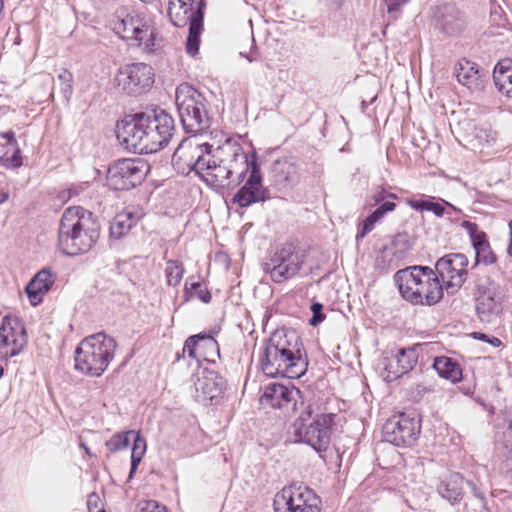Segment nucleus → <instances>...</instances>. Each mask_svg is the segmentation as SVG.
<instances>
[{"label": "nucleus", "mask_w": 512, "mask_h": 512, "mask_svg": "<svg viewBox=\"0 0 512 512\" xmlns=\"http://www.w3.org/2000/svg\"><path fill=\"white\" fill-rule=\"evenodd\" d=\"M377 223V220L373 217L372 214L368 215L362 222V224L358 227V232L356 235V239L364 238L368 233H370Z\"/></svg>", "instance_id": "obj_42"}, {"label": "nucleus", "mask_w": 512, "mask_h": 512, "mask_svg": "<svg viewBox=\"0 0 512 512\" xmlns=\"http://www.w3.org/2000/svg\"><path fill=\"white\" fill-rule=\"evenodd\" d=\"M195 398L202 404H214L222 396L225 379L216 371L203 368L198 371L194 379Z\"/></svg>", "instance_id": "obj_18"}, {"label": "nucleus", "mask_w": 512, "mask_h": 512, "mask_svg": "<svg viewBox=\"0 0 512 512\" xmlns=\"http://www.w3.org/2000/svg\"><path fill=\"white\" fill-rule=\"evenodd\" d=\"M305 262V253L291 242L277 248L264 264V271L275 283H282L296 276Z\"/></svg>", "instance_id": "obj_9"}, {"label": "nucleus", "mask_w": 512, "mask_h": 512, "mask_svg": "<svg viewBox=\"0 0 512 512\" xmlns=\"http://www.w3.org/2000/svg\"><path fill=\"white\" fill-rule=\"evenodd\" d=\"M12 155L8 156L9 151L7 150L4 155L0 156V165L7 169H17L22 166V155L19 144L11 146Z\"/></svg>", "instance_id": "obj_38"}, {"label": "nucleus", "mask_w": 512, "mask_h": 512, "mask_svg": "<svg viewBox=\"0 0 512 512\" xmlns=\"http://www.w3.org/2000/svg\"><path fill=\"white\" fill-rule=\"evenodd\" d=\"M441 201L444 204V206L447 207L446 211H450L451 215L453 213H456V214L461 213V210L459 208L455 207L454 205H452L451 203H449V202H447V201H445L443 199Z\"/></svg>", "instance_id": "obj_57"}, {"label": "nucleus", "mask_w": 512, "mask_h": 512, "mask_svg": "<svg viewBox=\"0 0 512 512\" xmlns=\"http://www.w3.org/2000/svg\"><path fill=\"white\" fill-rule=\"evenodd\" d=\"M385 4H386V7H387V12L389 14H392V13H395V12H398L400 7L402 5H404V3H402L401 1L399 0H384Z\"/></svg>", "instance_id": "obj_51"}, {"label": "nucleus", "mask_w": 512, "mask_h": 512, "mask_svg": "<svg viewBox=\"0 0 512 512\" xmlns=\"http://www.w3.org/2000/svg\"><path fill=\"white\" fill-rule=\"evenodd\" d=\"M495 86L507 97H512V61L498 62L493 71Z\"/></svg>", "instance_id": "obj_30"}, {"label": "nucleus", "mask_w": 512, "mask_h": 512, "mask_svg": "<svg viewBox=\"0 0 512 512\" xmlns=\"http://www.w3.org/2000/svg\"><path fill=\"white\" fill-rule=\"evenodd\" d=\"M394 280L404 299L412 304L434 305L443 297V285L435 271L427 266L399 270Z\"/></svg>", "instance_id": "obj_4"}, {"label": "nucleus", "mask_w": 512, "mask_h": 512, "mask_svg": "<svg viewBox=\"0 0 512 512\" xmlns=\"http://www.w3.org/2000/svg\"><path fill=\"white\" fill-rule=\"evenodd\" d=\"M420 431V420L407 413L394 415L383 425L385 441L398 447L413 445L417 441Z\"/></svg>", "instance_id": "obj_11"}, {"label": "nucleus", "mask_w": 512, "mask_h": 512, "mask_svg": "<svg viewBox=\"0 0 512 512\" xmlns=\"http://www.w3.org/2000/svg\"><path fill=\"white\" fill-rule=\"evenodd\" d=\"M429 200H408V205L418 211H427L429 208Z\"/></svg>", "instance_id": "obj_49"}, {"label": "nucleus", "mask_w": 512, "mask_h": 512, "mask_svg": "<svg viewBox=\"0 0 512 512\" xmlns=\"http://www.w3.org/2000/svg\"><path fill=\"white\" fill-rule=\"evenodd\" d=\"M81 447L85 450V452L88 455H91L90 449L84 443L81 444Z\"/></svg>", "instance_id": "obj_62"}, {"label": "nucleus", "mask_w": 512, "mask_h": 512, "mask_svg": "<svg viewBox=\"0 0 512 512\" xmlns=\"http://www.w3.org/2000/svg\"><path fill=\"white\" fill-rule=\"evenodd\" d=\"M273 506L275 512H320V499L310 488L294 484L275 495Z\"/></svg>", "instance_id": "obj_10"}, {"label": "nucleus", "mask_w": 512, "mask_h": 512, "mask_svg": "<svg viewBox=\"0 0 512 512\" xmlns=\"http://www.w3.org/2000/svg\"><path fill=\"white\" fill-rule=\"evenodd\" d=\"M145 163L141 159H120L107 171V184L114 190H129L145 177Z\"/></svg>", "instance_id": "obj_15"}, {"label": "nucleus", "mask_w": 512, "mask_h": 512, "mask_svg": "<svg viewBox=\"0 0 512 512\" xmlns=\"http://www.w3.org/2000/svg\"><path fill=\"white\" fill-rule=\"evenodd\" d=\"M469 485L472 487V489H473V491H474L475 495H476V496H479L478 491H477V489H476V486H475L474 484H472V483H469Z\"/></svg>", "instance_id": "obj_63"}, {"label": "nucleus", "mask_w": 512, "mask_h": 512, "mask_svg": "<svg viewBox=\"0 0 512 512\" xmlns=\"http://www.w3.org/2000/svg\"><path fill=\"white\" fill-rule=\"evenodd\" d=\"M509 230H510V241L507 248V253L510 257H512V220L509 222Z\"/></svg>", "instance_id": "obj_58"}, {"label": "nucleus", "mask_w": 512, "mask_h": 512, "mask_svg": "<svg viewBox=\"0 0 512 512\" xmlns=\"http://www.w3.org/2000/svg\"><path fill=\"white\" fill-rule=\"evenodd\" d=\"M462 227L469 233L476 255V265L483 263L491 265L495 263L496 256L491 250L490 244L484 232L478 230V225L470 221H463Z\"/></svg>", "instance_id": "obj_24"}, {"label": "nucleus", "mask_w": 512, "mask_h": 512, "mask_svg": "<svg viewBox=\"0 0 512 512\" xmlns=\"http://www.w3.org/2000/svg\"><path fill=\"white\" fill-rule=\"evenodd\" d=\"M150 138L158 146V151L167 145L172 138L175 124L172 116L161 108H155L143 112Z\"/></svg>", "instance_id": "obj_19"}, {"label": "nucleus", "mask_w": 512, "mask_h": 512, "mask_svg": "<svg viewBox=\"0 0 512 512\" xmlns=\"http://www.w3.org/2000/svg\"><path fill=\"white\" fill-rule=\"evenodd\" d=\"M55 279L56 275L50 268H43L34 275L25 288L27 297L33 306L42 302L43 297L49 292Z\"/></svg>", "instance_id": "obj_25"}, {"label": "nucleus", "mask_w": 512, "mask_h": 512, "mask_svg": "<svg viewBox=\"0 0 512 512\" xmlns=\"http://www.w3.org/2000/svg\"><path fill=\"white\" fill-rule=\"evenodd\" d=\"M146 450V442L139 434L136 435L133 443L131 455L143 456Z\"/></svg>", "instance_id": "obj_46"}, {"label": "nucleus", "mask_w": 512, "mask_h": 512, "mask_svg": "<svg viewBox=\"0 0 512 512\" xmlns=\"http://www.w3.org/2000/svg\"><path fill=\"white\" fill-rule=\"evenodd\" d=\"M299 390L289 388L279 383H271L265 387L260 401L264 405H269L272 408H285L295 401V395Z\"/></svg>", "instance_id": "obj_26"}, {"label": "nucleus", "mask_w": 512, "mask_h": 512, "mask_svg": "<svg viewBox=\"0 0 512 512\" xmlns=\"http://www.w3.org/2000/svg\"><path fill=\"white\" fill-rule=\"evenodd\" d=\"M115 84L126 94L137 96L148 91L154 83V73L150 65L133 63L118 70Z\"/></svg>", "instance_id": "obj_13"}, {"label": "nucleus", "mask_w": 512, "mask_h": 512, "mask_svg": "<svg viewBox=\"0 0 512 512\" xmlns=\"http://www.w3.org/2000/svg\"><path fill=\"white\" fill-rule=\"evenodd\" d=\"M137 512H168V510L154 500H147L138 504Z\"/></svg>", "instance_id": "obj_43"}, {"label": "nucleus", "mask_w": 512, "mask_h": 512, "mask_svg": "<svg viewBox=\"0 0 512 512\" xmlns=\"http://www.w3.org/2000/svg\"><path fill=\"white\" fill-rule=\"evenodd\" d=\"M203 30V21H195L189 25V32L186 40V51L189 55L195 56L199 51L200 35Z\"/></svg>", "instance_id": "obj_33"}, {"label": "nucleus", "mask_w": 512, "mask_h": 512, "mask_svg": "<svg viewBox=\"0 0 512 512\" xmlns=\"http://www.w3.org/2000/svg\"><path fill=\"white\" fill-rule=\"evenodd\" d=\"M240 55L245 57L249 62L256 61L258 59V51L256 46H252L250 52L245 54L244 52H240Z\"/></svg>", "instance_id": "obj_53"}, {"label": "nucleus", "mask_w": 512, "mask_h": 512, "mask_svg": "<svg viewBox=\"0 0 512 512\" xmlns=\"http://www.w3.org/2000/svg\"><path fill=\"white\" fill-rule=\"evenodd\" d=\"M373 217L377 222H379L386 214L382 213L378 208L375 209L372 213Z\"/></svg>", "instance_id": "obj_59"}, {"label": "nucleus", "mask_w": 512, "mask_h": 512, "mask_svg": "<svg viewBox=\"0 0 512 512\" xmlns=\"http://www.w3.org/2000/svg\"><path fill=\"white\" fill-rule=\"evenodd\" d=\"M128 432H121L114 434L109 440L106 441L105 445L110 452H119L127 448L129 444V434Z\"/></svg>", "instance_id": "obj_40"}, {"label": "nucleus", "mask_w": 512, "mask_h": 512, "mask_svg": "<svg viewBox=\"0 0 512 512\" xmlns=\"http://www.w3.org/2000/svg\"><path fill=\"white\" fill-rule=\"evenodd\" d=\"M468 258L462 253H450L437 260L435 269L448 294L454 295L464 284L468 273Z\"/></svg>", "instance_id": "obj_12"}, {"label": "nucleus", "mask_w": 512, "mask_h": 512, "mask_svg": "<svg viewBox=\"0 0 512 512\" xmlns=\"http://www.w3.org/2000/svg\"><path fill=\"white\" fill-rule=\"evenodd\" d=\"M0 137L7 141V147L16 146V144H18V141L15 137V133L12 130L1 132Z\"/></svg>", "instance_id": "obj_50"}, {"label": "nucleus", "mask_w": 512, "mask_h": 512, "mask_svg": "<svg viewBox=\"0 0 512 512\" xmlns=\"http://www.w3.org/2000/svg\"><path fill=\"white\" fill-rule=\"evenodd\" d=\"M437 26L447 35H455L462 31L463 21L454 14H447L438 20Z\"/></svg>", "instance_id": "obj_36"}, {"label": "nucleus", "mask_w": 512, "mask_h": 512, "mask_svg": "<svg viewBox=\"0 0 512 512\" xmlns=\"http://www.w3.org/2000/svg\"><path fill=\"white\" fill-rule=\"evenodd\" d=\"M418 356L414 349L391 351L382 361V376L385 381L392 382L411 371L417 364Z\"/></svg>", "instance_id": "obj_20"}, {"label": "nucleus", "mask_w": 512, "mask_h": 512, "mask_svg": "<svg viewBox=\"0 0 512 512\" xmlns=\"http://www.w3.org/2000/svg\"><path fill=\"white\" fill-rule=\"evenodd\" d=\"M204 1L195 3L194 0H169L168 16L176 27L191 25L195 21H203Z\"/></svg>", "instance_id": "obj_21"}, {"label": "nucleus", "mask_w": 512, "mask_h": 512, "mask_svg": "<svg viewBox=\"0 0 512 512\" xmlns=\"http://www.w3.org/2000/svg\"><path fill=\"white\" fill-rule=\"evenodd\" d=\"M99 235V223L90 211L80 206L64 210L58 229V246L64 254L75 256L88 252Z\"/></svg>", "instance_id": "obj_3"}, {"label": "nucleus", "mask_w": 512, "mask_h": 512, "mask_svg": "<svg viewBox=\"0 0 512 512\" xmlns=\"http://www.w3.org/2000/svg\"><path fill=\"white\" fill-rule=\"evenodd\" d=\"M454 74L457 81L473 93L482 92L485 88V75L478 65L470 60L461 59L455 65Z\"/></svg>", "instance_id": "obj_22"}, {"label": "nucleus", "mask_w": 512, "mask_h": 512, "mask_svg": "<svg viewBox=\"0 0 512 512\" xmlns=\"http://www.w3.org/2000/svg\"><path fill=\"white\" fill-rule=\"evenodd\" d=\"M387 197V193L386 191L381 188L374 196H373V200H374V203L375 204H378L382 201H384V199Z\"/></svg>", "instance_id": "obj_55"}, {"label": "nucleus", "mask_w": 512, "mask_h": 512, "mask_svg": "<svg viewBox=\"0 0 512 512\" xmlns=\"http://www.w3.org/2000/svg\"><path fill=\"white\" fill-rule=\"evenodd\" d=\"M248 177L244 185L233 195L232 202L240 208H247L271 198L270 191L263 185L262 175L255 153L251 154Z\"/></svg>", "instance_id": "obj_14"}, {"label": "nucleus", "mask_w": 512, "mask_h": 512, "mask_svg": "<svg viewBox=\"0 0 512 512\" xmlns=\"http://www.w3.org/2000/svg\"><path fill=\"white\" fill-rule=\"evenodd\" d=\"M274 181L283 188H292L301 181V165L292 158L277 160L272 168Z\"/></svg>", "instance_id": "obj_23"}, {"label": "nucleus", "mask_w": 512, "mask_h": 512, "mask_svg": "<svg viewBox=\"0 0 512 512\" xmlns=\"http://www.w3.org/2000/svg\"><path fill=\"white\" fill-rule=\"evenodd\" d=\"M24 325L16 317H4L0 327V359L8 360L23 351L27 345Z\"/></svg>", "instance_id": "obj_16"}, {"label": "nucleus", "mask_w": 512, "mask_h": 512, "mask_svg": "<svg viewBox=\"0 0 512 512\" xmlns=\"http://www.w3.org/2000/svg\"><path fill=\"white\" fill-rule=\"evenodd\" d=\"M200 346V357L203 360L215 362V358L220 357L219 345L213 336L201 333Z\"/></svg>", "instance_id": "obj_32"}, {"label": "nucleus", "mask_w": 512, "mask_h": 512, "mask_svg": "<svg viewBox=\"0 0 512 512\" xmlns=\"http://www.w3.org/2000/svg\"><path fill=\"white\" fill-rule=\"evenodd\" d=\"M185 292L190 297L197 295V297L204 303H209L211 294L208 290L204 289L200 282H192L191 278L185 282Z\"/></svg>", "instance_id": "obj_39"}, {"label": "nucleus", "mask_w": 512, "mask_h": 512, "mask_svg": "<svg viewBox=\"0 0 512 512\" xmlns=\"http://www.w3.org/2000/svg\"><path fill=\"white\" fill-rule=\"evenodd\" d=\"M480 140H485L488 146L496 143L497 133L491 129L481 130L477 135Z\"/></svg>", "instance_id": "obj_47"}, {"label": "nucleus", "mask_w": 512, "mask_h": 512, "mask_svg": "<svg viewBox=\"0 0 512 512\" xmlns=\"http://www.w3.org/2000/svg\"><path fill=\"white\" fill-rule=\"evenodd\" d=\"M479 338L482 339V340L487 341L488 343H490L494 347H499L502 344V342H501V340L499 338H497V337H491L490 338L486 334H480Z\"/></svg>", "instance_id": "obj_54"}, {"label": "nucleus", "mask_w": 512, "mask_h": 512, "mask_svg": "<svg viewBox=\"0 0 512 512\" xmlns=\"http://www.w3.org/2000/svg\"><path fill=\"white\" fill-rule=\"evenodd\" d=\"M475 287L477 291L476 297L481 296H500V286L492 280L489 276H478L475 281Z\"/></svg>", "instance_id": "obj_34"}, {"label": "nucleus", "mask_w": 512, "mask_h": 512, "mask_svg": "<svg viewBox=\"0 0 512 512\" xmlns=\"http://www.w3.org/2000/svg\"><path fill=\"white\" fill-rule=\"evenodd\" d=\"M312 405H308L293 424V437L295 442L310 445L315 451H326L331 440V427L333 414H314Z\"/></svg>", "instance_id": "obj_7"}, {"label": "nucleus", "mask_w": 512, "mask_h": 512, "mask_svg": "<svg viewBox=\"0 0 512 512\" xmlns=\"http://www.w3.org/2000/svg\"><path fill=\"white\" fill-rule=\"evenodd\" d=\"M73 75L67 69H61L55 80V86L58 87L63 100L68 103L73 93Z\"/></svg>", "instance_id": "obj_35"}, {"label": "nucleus", "mask_w": 512, "mask_h": 512, "mask_svg": "<svg viewBox=\"0 0 512 512\" xmlns=\"http://www.w3.org/2000/svg\"><path fill=\"white\" fill-rule=\"evenodd\" d=\"M114 30L121 38L135 40L138 45L149 49L154 46V32L151 26L137 14L118 16L114 22Z\"/></svg>", "instance_id": "obj_17"}, {"label": "nucleus", "mask_w": 512, "mask_h": 512, "mask_svg": "<svg viewBox=\"0 0 512 512\" xmlns=\"http://www.w3.org/2000/svg\"><path fill=\"white\" fill-rule=\"evenodd\" d=\"M200 340L201 333L188 337L183 346V353H187L190 358L200 361L202 359L200 357Z\"/></svg>", "instance_id": "obj_41"}, {"label": "nucleus", "mask_w": 512, "mask_h": 512, "mask_svg": "<svg viewBox=\"0 0 512 512\" xmlns=\"http://www.w3.org/2000/svg\"><path fill=\"white\" fill-rule=\"evenodd\" d=\"M396 208V204L394 202H390V201H386L384 203H382L378 209L384 213V214H387L389 212H392L394 211Z\"/></svg>", "instance_id": "obj_52"}, {"label": "nucleus", "mask_w": 512, "mask_h": 512, "mask_svg": "<svg viewBox=\"0 0 512 512\" xmlns=\"http://www.w3.org/2000/svg\"><path fill=\"white\" fill-rule=\"evenodd\" d=\"M145 114L139 112L117 123L116 137L125 149L137 154H152L158 146L150 138Z\"/></svg>", "instance_id": "obj_8"}, {"label": "nucleus", "mask_w": 512, "mask_h": 512, "mask_svg": "<svg viewBox=\"0 0 512 512\" xmlns=\"http://www.w3.org/2000/svg\"><path fill=\"white\" fill-rule=\"evenodd\" d=\"M175 103L186 132L198 136L210 127L211 117L207 101L195 88L186 83L179 85L176 89Z\"/></svg>", "instance_id": "obj_6"}, {"label": "nucleus", "mask_w": 512, "mask_h": 512, "mask_svg": "<svg viewBox=\"0 0 512 512\" xmlns=\"http://www.w3.org/2000/svg\"><path fill=\"white\" fill-rule=\"evenodd\" d=\"M427 211L433 212L434 215L437 216V217H442L445 214L451 216V212L450 211H446V207L444 206L443 203H438V202H432L431 201Z\"/></svg>", "instance_id": "obj_48"}, {"label": "nucleus", "mask_w": 512, "mask_h": 512, "mask_svg": "<svg viewBox=\"0 0 512 512\" xmlns=\"http://www.w3.org/2000/svg\"><path fill=\"white\" fill-rule=\"evenodd\" d=\"M307 366L301 338L295 331L278 330L271 335L261 359L265 375L297 379L305 374Z\"/></svg>", "instance_id": "obj_2"}, {"label": "nucleus", "mask_w": 512, "mask_h": 512, "mask_svg": "<svg viewBox=\"0 0 512 512\" xmlns=\"http://www.w3.org/2000/svg\"><path fill=\"white\" fill-rule=\"evenodd\" d=\"M433 368L440 377L445 378L452 383H457L462 379V369L457 361L450 357L440 356L434 359Z\"/></svg>", "instance_id": "obj_31"}, {"label": "nucleus", "mask_w": 512, "mask_h": 512, "mask_svg": "<svg viewBox=\"0 0 512 512\" xmlns=\"http://www.w3.org/2000/svg\"><path fill=\"white\" fill-rule=\"evenodd\" d=\"M9 198L8 192H0V204L6 202Z\"/></svg>", "instance_id": "obj_61"}, {"label": "nucleus", "mask_w": 512, "mask_h": 512, "mask_svg": "<svg viewBox=\"0 0 512 512\" xmlns=\"http://www.w3.org/2000/svg\"><path fill=\"white\" fill-rule=\"evenodd\" d=\"M139 219L140 216L129 210L118 213L110 223V237L116 240L121 239L129 233L131 228L137 224Z\"/></svg>", "instance_id": "obj_28"}, {"label": "nucleus", "mask_w": 512, "mask_h": 512, "mask_svg": "<svg viewBox=\"0 0 512 512\" xmlns=\"http://www.w3.org/2000/svg\"><path fill=\"white\" fill-rule=\"evenodd\" d=\"M250 160L251 154L236 141L227 140L214 148L202 136H191L176 148L172 165L181 174L195 171L213 187L233 189L247 176Z\"/></svg>", "instance_id": "obj_1"}, {"label": "nucleus", "mask_w": 512, "mask_h": 512, "mask_svg": "<svg viewBox=\"0 0 512 512\" xmlns=\"http://www.w3.org/2000/svg\"><path fill=\"white\" fill-rule=\"evenodd\" d=\"M86 188H87V182L81 183V184H78V185H73L69 189L60 192L59 193V199L62 200V201L69 200L73 196L79 195L80 192H82Z\"/></svg>", "instance_id": "obj_45"}, {"label": "nucleus", "mask_w": 512, "mask_h": 512, "mask_svg": "<svg viewBox=\"0 0 512 512\" xmlns=\"http://www.w3.org/2000/svg\"><path fill=\"white\" fill-rule=\"evenodd\" d=\"M165 273L168 285L173 287L177 286L181 282L184 274L182 263L175 260L167 261Z\"/></svg>", "instance_id": "obj_37"}, {"label": "nucleus", "mask_w": 512, "mask_h": 512, "mask_svg": "<svg viewBox=\"0 0 512 512\" xmlns=\"http://www.w3.org/2000/svg\"><path fill=\"white\" fill-rule=\"evenodd\" d=\"M503 470L510 476H512V456L507 457L503 462Z\"/></svg>", "instance_id": "obj_56"}, {"label": "nucleus", "mask_w": 512, "mask_h": 512, "mask_svg": "<svg viewBox=\"0 0 512 512\" xmlns=\"http://www.w3.org/2000/svg\"><path fill=\"white\" fill-rule=\"evenodd\" d=\"M142 460V456L139 455H131V465L138 466Z\"/></svg>", "instance_id": "obj_60"}, {"label": "nucleus", "mask_w": 512, "mask_h": 512, "mask_svg": "<svg viewBox=\"0 0 512 512\" xmlns=\"http://www.w3.org/2000/svg\"><path fill=\"white\" fill-rule=\"evenodd\" d=\"M463 477L458 473H453L442 480L438 486V493L442 498L451 503L459 501L462 497Z\"/></svg>", "instance_id": "obj_29"}, {"label": "nucleus", "mask_w": 512, "mask_h": 512, "mask_svg": "<svg viewBox=\"0 0 512 512\" xmlns=\"http://www.w3.org/2000/svg\"><path fill=\"white\" fill-rule=\"evenodd\" d=\"M313 316L309 320L310 325L317 326L325 319V314L322 312L323 305L319 302H313L310 307Z\"/></svg>", "instance_id": "obj_44"}, {"label": "nucleus", "mask_w": 512, "mask_h": 512, "mask_svg": "<svg viewBox=\"0 0 512 512\" xmlns=\"http://www.w3.org/2000/svg\"><path fill=\"white\" fill-rule=\"evenodd\" d=\"M500 298L501 296L476 297V312L482 323L496 325L500 322L502 312Z\"/></svg>", "instance_id": "obj_27"}, {"label": "nucleus", "mask_w": 512, "mask_h": 512, "mask_svg": "<svg viewBox=\"0 0 512 512\" xmlns=\"http://www.w3.org/2000/svg\"><path fill=\"white\" fill-rule=\"evenodd\" d=\"M138 466H133L131 465V468H130V477L132 476V474L136 471Z\"/></svg>", "instance_id": "obj_64"}, {"label": "nucleus", "mask_w": 512, "mask_h": 512, "mask_svg": "<svg viewBox=\"0 0 512 512\" xmlns=\"http://www.w3.org/2000/svg\"><path fill=\"white\" fill-rule=\"evenodd\" d=\"M117 343L105 333L86 337L75 351V369L91 377L101 376L114 358Z\"/></svg>", "instance_id": "obj_5"}]
</instances>
